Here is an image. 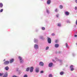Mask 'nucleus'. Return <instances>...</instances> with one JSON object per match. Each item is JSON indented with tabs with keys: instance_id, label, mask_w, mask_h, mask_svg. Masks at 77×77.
Masks as SVG:
<instances>
[{
	"instance_id": "obj_40",
	"label": "nucleus",
	"mask_w": 77,
	"mask_h": 77,
	"mask_svg": "<svg viewBox=\"0 0 77 77\" xmlns=\"http://www.w3.org/2000/svg\"><path fill=\"white\" fill-rule=\"evenodd\" d=\"M34 42H35V41H34Z\"/></svg>"
},
{
	"instance_id": "obj_32",
	"label": "nucleus",
	"mask_w": 77,
	"mask_h": 77,
	"mask_svg": "<svg viewBox=\"0 0 77 77\" xmlns=\"http://www.w3.org/2000/svg\"><path fill=\"white\" fill-rule=\"evenodd\" d=\"M12 77H18L17 76H16V75H14Z\"/></svg>"
},
{
	"instance_id": "obj_38",
	"label": "nucleus",
	"mask_w": 77,
	"mask_h": 77,
	"mask_svg": "<svg viewBox=\"0 0 77 77\" xmlns=\"http://www.w3.org/2000/svg\"><path fill=\"white\" fill-rule=\"evenodd\" d=\"M77 35H75V37H77Z\"/></svg>"
},
{
	"instance_id": "obj_31",
	"label": "nucleus",
	"mask_w": 77,
	"mask_h": 77,
	"mask_svg": "<svg viewBox=\"0 0 77 77\" xmlns=\"http://www.w3.org/2000/svg\"><path fill=\"white\" fill-rule=\"evenodd\" d=\"M58 11V10H57V9H56L55 10V12H57Z\"/></svg>"
},
{
	"instance_id": "obj_28",
	"label": "nucleus",
	"mask_w": 77,
	"mask_h": 77,
	"mask_svg": "<svg viewBox=\"0 0 77 77\" xmlns=\"http://www.w3.org/2000/svg\"><path fill=\"white\" fill-rule=\"evenodd\" d=\"M40 73H44V71H43V70H42L40 71Z\"/></svg>"
},
{
	"instance_id": "obj_42",
	"label": "nucleus",
	"mask_w": 77,
	"mask_h": 77,
	"mask_svg": "<svg viewBox=\"0 0 77 77\" xmlns=\"http://www.w3.org/2000/svg\"><path fill=\"white\" fill-rule=\"evenodd\" d=\"M58 61H59V59H58Z\"/></svg>"
},
{
	"instance_id": "obj_37",
	"label": "nucleus",
	"mask_w": 77,
	"mask_h": 77,
	"mask_svg": "<svg viewBox=\"0 0 77 77\" xmlns=\"http://www.w3.org/2000/svg\"><path fill=\"white\" fill-rule=\"evenodd\" d=\"M75 24L77 25V20L76 21Z\"/></svg>"
},
{
	"instance_id": "obj_22",
	"label": "nucleus",
	"mask_w": 77,
	"mask_h": 77,
	"mask_svg": "<svg viewBox=\"0 0 77 77\" xmlns=\"http://www.w3.org/2000/svg\"><path fill=\"white\" fill-rule=\"evenodd\" d=\"M59 42V41L58 40H56L55 41V43H57Z\"/></svg>"
},
{
	"instance_id": "obj_41",
	"label": "nucleus",
	"mask_w": 77,
	"mask_h": 77,
	"mask_svg": "<svg viewBox=\"0 0 77 77\" xmlns=\"http://www.w3.org/2000/svg\"><path fill=\"white\" fill-rule=\"evenodd\" d=\"M76 45H77V43H76Z\"/></svg>"
},
{
	"instance_id": "obj_33",
	"label": "nucleus",
	"mask_w": 77,
	"mask_h": 77,
	"mask_svg": "<svg viewBox=\"0 0 77 77\" xmlns=\"http://www.w3.org/2000/svg\"><path fill=\"white\" fill-rule=\"evenodd\" d=\"M54 35H55V34H54V33H53L51 35L52 36H54Z\"/></svg>"
},
{
	"instance_id": "obj_9",
	"label": "nucleus",
	"mask_w": 77,
	"mask_h": 77,
	"mask_svg": "<svg viewBox=\"0 0 77 77\" xmlns=\"http://www.w3.org/2000/svg\"><path fill=\"white\" fill-rule=\"evenodd\" d=\"M53 64L52 63H49V67H50V68L52 66H53Z\"/></svg>"
},
{
	"instance_id": "obj_24",
	"label": "nucleus",
	"mask_w": 77,
	"mask_h": 77,
	"mask_svg": "<svg viewBox=\"0 0 77 77\" xmlns=\"http://www.w3.org/2000/svg\"><path fill=\"white\" fill-rule=\"evenodd\" d=\"M61 26V24H60V23H58V26Z\"/></svg>"
},
{
	"instance_id": "obj_6",
	"label": "nucleus",
	"mask_w": 77,
	"mask_h": 77,
	"mask_svg": "<svg viewBox=\"0 0 77 77\" xmlns=\"http://www.w3.org/2000/svg\"><path fill=\"white\" fill-rule=\"evenodd\" d=\"M33 71V67L32 66L30 68V72H32Z\"/></svg>"
},
{
	"instance_id": "obj_18",
	"label": "nucleus",
	"mask_w": 77,
	"mask_h": 77,
	"mask_svg": "<svg viewBox=\"0 0 77 77\" xmlns=\"http://www.w3.org/2000/svg\"><path fill=\"white\" fill-rule=\"evenodd\" d=\"M29 69H30V68L28 67L26 69V71H29Z\"/></svg>"
},
{
	"instance_id": "obj_17",
	"label": "nucleus",
	"mask_w": 77,
	"mask_h": 77,
	"mask_svg": "<svg viewBox=\"0 0 77 77\" xmlns=\"http://www.w3.org/2000/svg\"><path fill=\"white\" fill-rule=\"evenodd\" d=\"M3 4L2 3H0V8H3Z\"/></svg>"
},
{
	"instance_id": "obj_39",
	"label": "nucleus",
	"mask_w": 77,
	"mask_h": 77,
	"mask_svg": "<svg viewBox=\"0 0 77 77\" xmlns=\"http://www.w3.org/2000/svg\"><path fill=\"white\" fill-rule=\"evenodd\" d=\"M57 17H58V15H57Z\"/></svg>"
},
{
	"instance_id": "obj_8",
	"label": "nucleus",
	"mask_w": 77,
	"mask_h": 77,
	"mask_svg": "<svg viewBox=\"0 0 77 77\" xmlns=\"http://www.w3.org/2000/svg\"><path fill=\"white\" fill-rule=\"evenodd\" d=\"M34 47L36 49H38V48H39L38 46L36 44L34 45Z\"/></svg>"
},
{
	"instance_id": "obj_35",
	"label": "nucleus",
	"mask_w": 77,
	"mask_h": 77,
	"mask_svg": "<svg viewBox=\"0 0 77 77\" xmlns=\"http://www.w3.org/2000/svg\"><path fill=\"white\" fill-rule=\"evenodd\" d=\"M75 3H77V0H75Z\"/></svg>"
},
{
	"instance_id": "obj_25",
	"label": "nucleus",
	"mask_w": 77,
	"mask_h": 77,
	"mask_svg": "<svg viewBox=\"0 0 77 77\" xmlns=\"http://www.w3.org/2000/svg\"><path fill=\"white\" fill-rule=\"evenodd\" d=\"M3 75V74L0 73V76L2 77V75Z\"/></svg>"
},
{
	"instance_id": "obj_36",
	"label": "nucleus",
	"mask_w": 77,
	"mask_h": 77,
	"mask_svg": "<svg viewBox=\"0 0 77 77\" xmlns=\"http://www.w3.org/2000/svg\"><path fill=\"white\" fill-rule=\"evenodd\" d=\"M52 61H53V62H54V63L56 62L54 61V60H52Z\"/></svg>"
},
{
	"instance_id": "obj_20",
	"label": "nucleus",
	"mask_w": 77,
	"mask_h": 77,
	"mask_svg": "<svg viewBox=\"0 0 77 77\" xmlns=\"http://www.w3.org/2000/svg\"><path fill=\"white\" fill-rule=\"evenodd\" d=\"M49 77H53V76L52 75V74H50L49 75Z\"/></svg>"
},
{
	"instance_id": "obj_2",
	"label": "nucleus",
	"mask_w": 77,
	"mask_h": 77,
	"mask_svg": "<svg viewBox=\"0 0 77 77\" xmlns=\"http://www.w3.org/2000/svg\"><path fill=\"white\" fill-rule=\"evenodd\" d=\"M48 42L49 44H51V38H48Z\"/></svg>"
},
{
	"instance_id": "obj_3",
	"label": "nucleus",
	"mask_w": 77,
	"mask_h": 77,
	"mask_svg": "<svg viewBox=\"0 0 77 77\" xmlns=\"http://www.w3.org/2000/svg\"><path fill=\"white\" fill-rule=\"evenodd\" d=\"M39 64L40 66H43L44 65V63L42 62H40Z\"/></svg>"
},
{
	"instance_id": "obj_26",
	"label": "nucleus",
	"mask_w": 77,
	"mask_h": 77,
	"mask_svg": "<svg viewBox=\"0 0 77 77\" xmlns=\"http://www.w3.org/2000/svg\"><path fill=\"white\" fill-rule=\"evenodd\" d=\"M3 11V9H2L0 10V12H2Z\"/></svg>"
},
{
	"instance_id": "obj_30",
	"label": "nucleus",
	"mask_w": 77,
	"mask_h": 77,
	"mask_svg": "<svg viewBox=\"0 0 77 77\" xmlns=\"http://www.w3.org/2000/svg\"><path fill=\"white\" fill-rule=\"evenodd\" d=\"M27 75H25L23 77H27Z\"/></svg>"
},
{
	"instance_id": "obj_21",
	"label": "nucleus",
	"mask_w": 77,
	"mask_h": 77,
	"mask_svg": "<svg viewBox=\"0 0 77 77\" xmlns=\"http://www.w3.org/2000/svg\"><path fill=\"white\" fill-rule=\"evenodd\" d=\"M60 9H62V8H63V6H62V5H60Z\"/></svg>"
},
{
	"instance_id": "obj_19",
	"label": "nucleus",
	"mask_w": 77,
	"mask_h": 77,
	"mask_svg": "<svg viewBox=\"0 0 77 77\" xmlns=\"http://www.w3.org/2000/svg\"><path fill=\"white\" fill-rule=\"evenodd\" d=\"M42 30H45V27H42Z\"/></svg>"
},
{
	"instance_id": "obj_12",
	"label": "nucleus",
	"mask_w": 77,
	"mask_h": 77,
	"mask_svg": "<svg viewBox=\"0 0 77 77\" xmlns=\"http://www.w3.org/2000/svg\"><path fill=\"white\" fill-rule=\"evenodd\" d=\"M65 14H66V15H69V13L68 11H66L65 12Z\"/></svg>"
},
{
	"instance_id": "obj_29",
	"label": "nucleus",
	"mask_w": 77,
	"mask_h": 77,
	"mask_svg": "<svg viewBox=\"0 0 77 77\" xmlns=\"http://www.w3.org/2000/svg\"><path fill=\"white\" fill-rule=\"evenodd\" d=\"M46 12H47V13H48V14H49V11L48 10H47Z\"/></svg>"
},
{
	"instance_id": "obj_5",
	"label": "nucleus",
	"mask_w": 77,
	"mask_h": 77,
	"mask_svg": "<svg viewBox=\"0 0 77 77\" xmlns=\"http://www.w3.org/2000/svg\"><path fill=\"white\" fill-rule=\"evenodd\" d=\"M70 69L71 71H74V67L72 65H71L70 66Z\"/></svg>"
},
{
	"instance_id": "obj_7",
	"label": "nucleus",
	"mask_w": 77,
	"mask_h": 77,
	"mask_svg": "<svg viewBox=\"0 0 77 77\" xmlns=\"http://www.w3.org/2000/svg\"><path fill=\"white\" fill-rule=\"evenodd\" d=\"M8 72H6L3 77H8Z\"/></svg>"
},
{
	"instance_id": "obj_14",
	"label": "nucleus",
	"mask_w": 77,
	"mask_h": 77,
	"mask_svg": "<svg viewBox=\"0 0 77 77\" xmlns=\"http://www.w3.org/2000/svg\"><path fill=\"white\" fill-rule=\"evenodd\" d=\"M35 71L36 72H38L39 71V68H36L35 69Z\"/></svg>"
},
{
	"instance_id": "obj_15",
	"label": "nucleus",
	"mask_w": 77,
	"mask_h": 77,
	"mask_svg": "<svg viewBox=\"0 0 77 77\" xmlns=\"http://www.w3.org/2000/svg\"><path fill=\"white\" fill-rule=\"evenodd\" d=\"M9 67L7 66L5 67V69L6 71H8V70H9Z\"/></svg>"
},
{
	"instance_id": "obj_1",
	"label": "nucleus",
	"mask_w": 77,
	"mask_h": 77,
	"mask_svg": "<svg viewBox=\"0 0 77 77\" xmlns=\"http://www.w3.org/2000/svg\"><path fill=\"white\" fill-rule=\"evenodd\" d=\"M19 59L20 60V63H21L24 62V61L23 60V58H22V57L19 56Z\"/></svg>"
},
{
	"instance_id": "obj_10",
	"label": "nucleus",
	"mask_w": 77,
	"mask_h": 77,
	"mask_svg": "<svg viewBox=\"0 0 77 77\" xmlns=\"http://www.w3.org/2000/svg\"><path fill=\"white\" fill-rule=\"evenodd\" d=\"M14 61V59H11L10 60V63H12V62H13Z\"/></svg>"
},
{
	"instance_id": "obj_27",
	"label": "nucleus",
	"mask_w": 77,
	"mask_h": 77,
	"mask_svg": "<svg viewBox=\"0 0 77 77\" xmlns=\"http://www.w3.org/2000/svg\"><path fill=\"white\" fill-rule=\"evenodd\" d=\"M66 47H68V44L67 43L66 44Z\"/></svg>"
},
{
	"instance_id": "obj_23",
	"label": "nucleus",
	"mask_w": 77,
	"mask_h": 77,
	"mask_svg": "<svg viewBox=\"0 0 77 77\" xmlns=\"http://www.w3.org/2000/svg\"><path fill=\"white\" fill-rule=\"evenodd\" d=\"M48 48H49V47H48V46L46 48V50H48Z\"/></svg>"
},
{
	"instance_id": "obj_16",
	"label": "nucleus",
	"mask_w": 77,
	"mask_h": 77,
	"mask_svg": "<svg viewBox=\"0 0 77 77\" xmlns=\"http://www.w3.org/2000/svg\"><path fill=\"white\" fill-rule=\"evenodd\" d=\"M64 74V72H61L60 73V75H63Z\"/></svg>"
},
{
	"instance_id": "obj_4",
	"label": "nucleus",
	"mask_w": 77,
	"mask_h": 77,
	"mask_svg": "<svg viewBox=\"0 0 77 77\" xmlns=\"http://www.w3.org/2000/svg\"><path fill=\"white\" fill-rule=\"evenodd\" d=\"M9 63V61H6L4 63V64L5 65H8Z\"/></svg>"
},
{
	"instance_id": "obj_13",
	"label": "nucleus",
	"mask_w": 77,
	"mask_h": 77,
	"mask_svg": "<svg viewBox=\"0 0 77 77\" xmlns=\"http://www.w3.org/2000/svg\"><path fill=\"white\" fill-rule=\"evenodd\" d=\"M51 3V0H48L47 2V3L48 5H49V4H50Z\"/></svg>"
},
{
	"instance_id": "obj_11",
	"label": "nucleus",
	"mask_w": 77,
	"mask_h": 77,
	"mask_svg": "<svg viewBox=\"0 0 77 77\" xmlns=\"http://www.w3.org/2000/svg\"><path fill=\"white\" fill-rule=\"evenodd\" d=\"M59 47V45L58 44H57L55 45V47L56 48H58Z\"/></svg>"
},
{
	"instance_id": "obj_34",
	"label": "nucleus",
	"mask_w": 77,
	"mask_h": 77,
	"mask_svg": "<svg viewBox=\"0 0 77 77\" xmlns=\"http://www.w3.org/2000/svg\"><path fill=\"white\" fill-rule=\"evenodd\" d=\"M75 10H77V7H75Z\"/></svg>"
}]
</instances>
